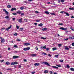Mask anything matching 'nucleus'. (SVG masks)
Segmentation results:
<instances>
[{"instance_id":"1","label":"nucleus","mask_w":74,"mask_h":74,"mask_svg":"<svg viewBox=\"0 0 74 74\" xmlns=\"http://www.w3.org/2000/svg\"><path fill=\"white\" fill-rule=\"evenodd\" d=\"M0 38L1 40V43H3L5 42V40L4 38L1 37Z\"/></svg>"},{"instance_id":"2","label":"nucleus","mask_w":74,"mask_h":74,"mask_svg":"<svg viewBox=\"0 0 74 74\" xmlns=\"http://www.w3.org/2000/svg\"><path fill=\"white\" fill-rule=\"evenodd\" d=\"M60 29L61 30H67V28H63V27H61L60 28Z\"/></svg>"},{"instance_id":"3","label":"nucleus","mask_w":74,"mask_h":74,"mask_svg":"<svg viewBox=\"0 0 74 74\" xmlns=\"http://www.w3.org/2000/svg\"><path fill=\"white\" fill-rule=\"evenodd\" d=\"M43 63L45 64H46V65H47V66H50V65L48 63V62H43Z\"/></svg>"},{"instance_id":"4","label":"nucleus","mask_w":74,"mask_h":74,"mask_svg":"<svg viewBox=\"0 0 74 74\" xmlns=\"http://www.w3.org/2000/svg\"><path fill=\"white\" fill-rule=\"evenodd\" d=\"M16 8H13L11 9L10 11H16Z\"/></svg>"},{"instance_id":"5","label":"nucleus","mask_w":74,"mask_h":74,"mask_svg":"<svg viewBox=\"0 0 74 74\" xmlns=\"http://www.w3.org/2000/svg\"><path fill=\"white\" fill-rule=\"evenodd\" d=\"M30 56H32V57H34L36 56H37V54H30Z\"/></svg>"},{"instance_id":"6","label":"nucleus","mask_w":74,"mask_h":74,"mask_svg":"<svg viewBox=\"0 0 74 74\" xmlns=\"http://www.w3.org/2000/svg\"><path fill=\"white\" fill-rule=\"evenodd\" d=\"M35 66H38L40 65V64L39 63H35L34 64Z\"/></svg>"},{"instance_id":"7","label":"nucleus","mask_w":74,"mask_h":74,"mask_svg":"<svg viewBox=\"0 0 74 74\" xmlns=\"http://www.w3.org/2000/svg\"><path fill=\"white\" fill-rule=\"evenodd\" d=\"M11 27H12V25H11L9 27H8L7 28H6L5 30H9V29H10L11 28Z\"/></svg>"},{"instance_id":"8","label":"nucleus","mask_w":74,"mask_h":74,"mask_svg":"<svg viewBox=\"0 0 74 74\" xmlns=\"http://www.w3.org/2000/svg\"><path fill=\"white\" fill-rule=\"evenodd\" d=\"M19 56H13V59H17L19 58Z\"/></svg>"},{"instance_id":"9","label":"nucleus","mask_w":74,"mask_h":74,"mask_svg":"<svg viewBox=\"0 0 74 74\" xmlns=\"http://www.w3.org/2000/svg\"><path fill=\"white\" fill-rule=\"evenodd\" d=\"M18 22H20V23L22 22V18H21L20 19H18Z\"/></svg>"},{"instance_id":"10","label":"nucleus","mask_w":74,"mask_h":74,"mask_svg":"<svg viewBox=\"0 0 74 74\" xmlns=\"http://www.w3.org/2000/svg\"><path fill=\"white\" fill-rule=\"evenodd\" d=\"M21 13L22 12L19 10L17 11V12H16V13H17V14H21Z\"/></svg>"},{"instance_id":"11","label":"nucleus","mask_w":74,"mask_h":74,"mask_svg":"<svg viewBox=\"0 0 74 74\" xmlns=\"http://www.w3.org/2000/svg\"><path fill=\"white\" fill-rule=\"evenodd\" d=\"M7 7L8 8H11L12 6L11 5H7Z\"/></svg>"},{"instance_id":"12","label":"nucleus","mask_w":74,"mask_h":74,"mask_svg":"<svg viewBox=\"0 0 74 74\" xmlns=\"http://www.w3.org/2000/svg\"><path fill=\"white\" fill-rule=\"evenodd\" d=\"M44 73H45V74H47L48 73V70H46L44 71Z\"/></svg>"},{"instance_id":"13","label":"nucleus","mask_w":74,"mask_h":74,"mask_svg":"<svg viewBox=\"0 0 74 74\" xmlns=\"http://www.w3.org/2000/svg\"><path fill=\"white\" fill-rule=\"evenodd\" d=\"M52 68H54V69H58V67L55 66H52Z\"/></svg>"},{"instance_id":"14","label":"nucleus","mask_w":74,"mask_h":74,"mask_svg":"<svg viewBox=\"0 0 74 74\" xmlns=\"http://www.w3.org/2000/svg\"><path fill=\"white\" fill-rule=\"evenodd\" d=\"M46 48L47 47H46V46H44V47L41 46V49H42V48H43V49H46Z\"/></svg>"},{"instance_id":"15","label":"nucleus","mask_w":74,"mask_h":74,"mask_svg":"<svg viewBox=\"0 0 74 74\" xmlns=\"http://www.w3.org/2000/svg\"><path fill=\"white\" fill-rule=\"evenodd\" d=\"M47 30V28H45L42 29V31H46Z\"/></svg>"},{"instance_id":"16","label":"nucleus","mask_w":74,"mask_h":74,"mask_svg":"<svg viewBox=\"0 0 74 74\" xmlns=\"http://www.w3.org/2000/svg\"><path fill=\"white\" fill-rule=\"evenodd\" d=\"M24 45H26V46H27L28 45H30V44L27 43H25L24 44Z\"/></svg>"},{"instance_id":"17","label":"nucleus","mask_w":74,"mask_h":74,"mask_svg":"<svg viewBox=\"0 0 74 74\" xmlns=\"http://www.w3.org/2000/svg\"><path fill=\"white\" fill-rule=\"evenodd\" d=\"M64 13H65L66 15V16H69V13H67L66 12H64Z\"/></svg>"},{"instance_id":"18","label":"nucleus","mask_w":74,"mask_h":74,"mask_svg":"<svg viewBox=\"0 0 74 74\" xmlns=\"http://www.w3.org/2000/svg\"><path fill=\"white\" fill-rule=\"evenodd\" d=\"M5 64H7V65H8L10 64V63L9 62H6Z\"/></svg>"},{"instance_id":"19","label":"nucleus","mask_w":74,"mask_h":74,"mask_svg":"<svg viewBox=\"0 0 74 74\" xmlns=\"http://www.w3.org/2000/svg\"><path fill=\"white\" fill-rule=\"evenodd\" d=\"M45 14H48V15H49V12H48L47 11H45Z\"/></svg>"},{"instance_id":"20","label":"nucleus","mask_w":74,"mask_h":74,"mask_svg":"<svg viewBox=\"0 0 74 74\" xmlns=\"http://www.w3.org/2000/svg\"><path fill=\"white\" fill-rule=\"evenodd\" d=\"M70 70H71V71H74V69L73 68H71Z\"/></svg>"},{"instance_id":"21","label":"nucleus","mask_w":74,"mask_h":74,"mask_svg":"<svg viewBox=\"0 0 74 74\" xmlns=\"http://www.w3.org/2000/svg\"><path fill=\"white\" fill-rule=\"evenodd\" d=\"M42 25H43L41 23L40 24H39L38 25V26H40L41 27L42 26Z\"/></svg>"},{"instance_id":"22","label":"nucleus","mask_w":74,"mask_h":74,"mask_svg":"<svg viewBox=\"0 0 74 74\" xmlns=\"http://www.w3.org/2000/svg\"><path fill=\"white\" fill-rule=\"evenodd\" d=\"M52 49L53 51H55V50H56V49H57L56 48L54 47Z\"/></svg>"},{"instance_id":"23","label":"nucleus","mask_w":74,"mask_h":74,"mask_svg":"<svg viewBox=\"0 0 74 74\" xmlns=\"http://www.w3.org/2000/svg\"><path fill=\"white\" fill-rule=\"evenodd\" d=\"M41 39H43V40H46L47 39V38H43V37H41L40 38Z\"/></svg>"},{"instance_id":"24","label":"nucleus","mask_w":74,"mask_h":74,"mask_svg":"<svg viewBox=\"0 0 74 74\" xmlns=\"http://www.w3.org/2000/svg\"><path fill=\"white\" fill-rule=\"evenodd\" d=\"M42 55H47V53H45L43 52L42 53Z\"/></svg>"},{"instance_id":"25","label":"nucleus","mask_w":74,"mask_h":74,"mask_svg":"<svg viewBox=\"0 0 74 74\" xmlns=\"http://www.w3.org/2000/svg\"><path fill=\"white\" fill-rule=\"evenodd\" d=\"M24 9H25V8L23 7H21L20 8V9L21 10H23Z\"/></svg>"},{"instance_id":"26","label":"nucleus","mask_w":74,"mask_h":74,"mask_svg":"<svg viewBox=\"0 0 74 74\" xmlns=\"http://www.w3.org/2000/svg\"><path fill=\"white\" fill-rule=\"evenodd\" d=\"M55 58H59V55H56L55 56Z\"/></svg>"},{"instance_id":"27","label":"nucleus","mask_w":74,"mask_h":74,"mask_svg":"<svg viewBox=\"0 0 74 74\" xmlns=\"http://www.w3.org/2000/svg\"><path fill=\"white\" fill-rule=\"evenodd\" d=\"M18 64V63L16 62H14V65H15V64Z\"/></svg>"},{"instance_id":"28","label":"nucleus","mask_w":74,"mask_h":74,"mask_svg":"<svg viewBox=\"0 0 74 74\" xmlns=\"http://www.w3.org/2000/svg\"><path fill=\"white\" fill-rule=\"evenodd\" d=\"M69 10H74V8H69Z\"/></svg>"},{"instance_id":"29","label":"nucleus","mask_w":74,"mask_h":74,"mask_svg":"<svg viewBox=\"0 0 74 74\" xmlns=\"http://www.w3.org/2000/svg\"><path fill=\"white\" fill-rule=\"evenodd\" d=\"M12 65H14V62H12L11 63L10 66H12Z\"/></svg>"},{"instance_id":"30","label":"nucleus","mask_w":74,"mask_h":74,"mask_svg":"<svg viewBox=\"0 0 74 74\" xmlns=\"http://www.w3.org/2000/svg\"><path fill=\"white\" fill-rule=\"evenodd\" d=\"M12 14L14 15H16L17 14L16 13H12Z\"/></svg>"},{"instance_id":"31","label":"nucleus","mask_w":74,"mask_h":74,"mask_svg":"<svg viewBox=\"0 0 74 74\" xmlns=\"http://www.w3.org/2000/svg\"><path fill=\"white\" fill-rule=\"evenodd\" d=\"M23 28H20V31H22V30H23Z\"/></svg>"},{"instance_id":"32","label":"nucleus","mask_w":74,"mask_h":74,"mask_svg":"<svg viewBox=\"0 0 74 74\" xmlns=\"http://www.w3.org/2000/svg\"><path fill=\"white\" fill-rule=\"evenodd\" d=\"M7 70H10V71H12V69H6Z\"/></svg>"},{"instance_id":"33","label":"nucleus","mask_w":74,"mask_h":74,"mask_svg":"<svg viewBox=\"0 0 74 74\" xmlns=\"http://www.w3.org/2000/svg\"><path fill=\"white\" fill-rule=\"evenodd\" d=\"M66 67H67V68H68V69H69V68H70V66H69V65H68V64L66 65Z\"/></svg>"},{"instance_id":"34","label":"nucleus","mask_w":74,"mask_h":74,"mask_svg":"<svg viewBox=\"0 0 74 74\" xmlns=\"http://www.w3.org/2000/svg\"><path fill=\"white\" fill-rule=\"evenodd\" d=\"M65 49L66 50H69V48L68 47H66L65 48Z\"/></svg>"},{"instance_id":"35","label":"nucleus","mask_w":74,"mask_h":74,"mask_svg":"<svg viewBox=\"0 0 74 74\" xmlns=\"http://www.w3.org/2000/svg\"><path fill=\"white\" fill-rule=\"evenodd\" d=\"M5 18L6 19H8V18H9V16H6V17H5Z\"/></svg>"},{"instance_id":"36","label":"nucleus","mask_w":74,"mask_h":74,"mask_svg":"<svg viewBox=\"0 0 74 74\" xmlns=\"http://www.w3.org/2000/svg\"><path fill=\"white\" fill-rule=\"evenodd\" d=\"M65 1V0H61V1L62 2V3H64Z\"/></svg>"},{"instance_id":"37","label":"nucleus","mask_w":74,"mask_h":74,"mask_svg":"<svg viewBox=\"0 0 74 74\" xmlns=\"http://www.w3.org/2000/svg\"><path fill=\"white\" fill-rule=\"evenodd\" d=\"M16 28H17V29H19V27L17 25H16Z\"/></svg>"},{"instance_id":"38","label":"nucleus","mask_w":74,"mask_h":74,"mask_svg":"<svg viewBox=\"0 0 74 74\" xmlns=\"http://www.w3.org/2000/svg\"><path fill=\"white\" fill-rule=\"evenodd\" d=\"M26 49L27 51V50H29V49H30V47H28L26 48Z\"/></svg>"},{"instance_id":"39","label":"nucleus","mask_w":74,"mask_h":74,"mask_svg":"<svg viewBox=\"0 0 74 74\" xmlns=\"http://www.w3.org/2000/svg\"><path fill=\"white\" fill-rule=\"evenodd\" d=\"M58 25H63V23H59L58 24Z\"/></svg>"},{"instance_id":"40","label":"nucleus","mask_w":74,"mask_h":74,"mask_svg":"<svg viewBox=\"0 0 74 74\" xmlns=\"http://www.w3.org/2000/svg\"><path fill=\"white\" fill-rule=\"evenodd\" d=\"M57 66H58V67H61V66L60 65H56Z\"/></svg>"},{"instance_id":"41","label":"nucleus","mask_w":74,"mask_h":74,"mask_svg":"<svg viewBox=\"0 0 74 74\" xmlns=\"http://www.w3.org/2000/svg\"><path fill=\"white\" fill-rule=\"evenodd\" d=\"M14 35L16 36L18 35V34L17 33H15L14 34Z\"/></svg>"},{"instance_id":"42","label":"nucleus","mask_w":74,"mask_h":74,"mask_svg":"<svg viewBox=\"0 0 74 74\" xmlns=\"http://www.w3.org/2000/svg\"><path fill=\"white\" fill-rule=\"evenodd\" d=\"M3 11H4V12H7V11L6 10H5V9H3Z\"/></svg>"},{"instance_id":"43","label":"nucleus","mask_w":74,"mask_h":74,"mask_svg":"<svg viewBox=\"0 0 74 74\" xmlns=\"http://www.w3.org/2000/svg\"><path fill=\"white\" fill-rule=\"evenodd\" d=\"M58 46L59 47H62V44H58Z\"/></svg>"},{"instance_id":"44","label":"nucleus","mask_w":74,"mask_h":74,"mask_svg":"<svg viewBox=\"0 0 74 74\" xmlns=\"http://www.w3.org/2000/svg\"><path fill=\"white\" fill-rule=\"evenodd\" d=\"M51 15H55V13H51Z\"/></svg>"},{"instance_id":"45","label":"nucleus","mask_w":74,"mask_h":74,"mask_svg":"<svg viewBox=\"0 0 74 74\" xmlns=\"http://www.w3.org/2000/svg\"><path fill=\"white\" fill-rule=\"evenodd\" d=\"M46 51H49V49L48 48H46Z\"/></svg>"},{"instance_id":"46","label":"nucleus","mask_w":74,"mask_h":74,"mask_svg":"<svg viewBox=\"0 0 74 74\" xmlns=\"http://www.w3.org/2000/svg\"><path fill=\"white\" fill-rule=\"evenodd\" d=\"M72 28V27H70V29H71L72 30H73V31H74V29Z\"/></svg>"},{"instance_id":"47","label":"nucleus","mask_w":74,"mask_h":74,"mask_svg":"<svg viewBox=\"0 0 74 74\" xmlns=\"http://www.w3.org/2000/svg\"><path fill=\"white\" fill-rule=\"evenodd\" d=\"M4 60H0V62L1 63H2L3 62H4Z\"/></svg>"},{"instance_id":"48","label":"nucleus","mask_w":74,"mask_h":74,"mask_svg":"<svg viewBox=\"0 0 74 74\" xmlns=\"http://www.w3.org/2000/svg\"><path fill=\"white\" fill-rule=\"evenodd\" d=\"M31 73L32 74H34L35 73H36V72H35V71L32 72H31Z\"/></svg>"},{"instance_id":"49","label":"nucleus","mask_w":74,"mask_h":74,"mask_svg":"<svg viewBox=\"0 0 74 74\" xmlns=\"http://www.w3.org/2000/svg\"><path fill=\"white\" fill-rule=\"evenodd\" d=\"M24 20L25 21V22H28L27 20L26 19H24Z\"/></svg>"},{"instance_id":"50","label":"nucleus","mask_w":74,"mask_h":74,"mask_svg":"<svg viewBox=\"0 0 74 74\" xmlns=\"http://www.w3.org/2000/svg\"><path fill=\"white\" fill-rule=\"evenodd\" d=\"M60 62H61V63H63V60H60Z\"/></svg>"},{"instance_id":"51","label":"nucleus","mask_w":74,"mask_h":74,"mask_svg":"<svg viewBox=\"0 0 74 74\" xmlns=\"http://www.w3.org/2000/svg\"><path fill=\"white\" fill-rule=\"evenodd\" d=\"M5 13H6V15H8V14H9V13L7 11L6 12H5Z\"/></svg>"},{"instance_id":"52","label":"nucleus","mask_w":74,"mask_h":74,"mask_svg":"<svg viewBox=\"0 0 74 74\" xmlns=\"http://www.w3.org/2000/svg\"><path fill=\"white\" fill-rule=\"evenodd\" d=\"M36 22H38L40 21V20H36Z\"/></svg>"},{"instance_id":"53","label":"nucleus","mask_w":74,"mask_h":74,"mask_svg":"<svg viewBox=\"0 0 74 74\" xmlns=\"http://www.w3.org/2000/svg\"><path fill=\"white\" fill-rule=\"evenodd\" d=\"M72 45L73 47H74V42H73L72 43Z\"/></svg>"},{"instance_id":"54","label":"nucleus","mask_w":74,"mask_h":74,"mask_svg":"<svg viewBox=\"0 0 74 74\" xmlns=\"http://www.w3.org/2000/svg\"><path fill=\"white\" fill-rule=\"evenodd\" d=\"M48 56H49L50 57H51L52 56L50 54H49L48 55Z\"/></svg>"},{"instance_id":"55","label":"nucleus","mask_w":74,"mask_h":74,"mask_svg":"<svg viewBox=\"0 0 74 74\" xmlns=\"http://www.w3.org/2000/svg\"><path fill=\"white\" fill-rule=\"evenodd\" d=\"M64 12V11H61L60 12V13L61 14H63V13Z\"/></svg>"},{"instance_id":"56","label":"nucleus","mask_w":74,"mask_h":74,"mask_svg":"<svg viewBox=\"0 0 74 74\" xmlns=\"http://www.w3.org/2000/svg\"><path fill=\"white\" fill-rule=\"evenodd\" d=\"M50 74H53V72H52V71H50L49 72Z\"/></svg>"},{"instance_id":"57","label":"nucleus","mask_w":74,"mask_h":74,"mask_svg":"<svg viewBox=\"0 0 74 74\" xmlns=\"http://www.w3.org/2000/svg\"><path fill=\"white\" fill-rule=\"evenodd\" d=\"M23 50L24 51H27V50H26V48H25L23 49Z\"/></svg>"},{"instance_id":"58","label":"nucleus","mask_w":74,"mask_h":74,"mask_svg":"<svg viewBox=\"0 0 74 74\" xmlns=\"http://www.w3.org/2000/svg\"><path fill=\"white\" fill-rule=\"evenodd\" d=\"M16 41H21V40H20L19 39H17Z\"/></svg>"},{"instance_id":"59","label":"nucleus","mask_w":74,"mask_h":74,"mask_svg":"<svg viewBox=\"0 0 74 74\" xmlns=\"http://www.w3.org/2000/svg\"><path fill=\"white\" fill-rule=\"evenodd\" d=\"M24 62H27V60L26 59H25L24 60Z\"/></svg>"},{"instance_id":"60","label":"nucleus","mask_w":74,"mask_h":74,"mask_svg":"<svg viewBox=\"0 0 74 74\" xmlns=\"http://www.w3.org/2000/svg\"><path fill=\"white\" fill-rule=\"evenodd\" d=\"M24 15V13H21V16H23V15Z\"/></svg>"},{"instance_id":"61","label":"nucleus","mask_w":74,"mask_h":74,"mask_svg":"<svg viewBox=\"0 0 74 74\" xmlns=\"http://www.w3.org/2000/svg\"><path fill=\"white\" fill-rule=\"evenodd\" d=\"M12 20H13V21H15V18H13Z\"/></svg>"},{"instance_id":"62","label":"nucleus","mask_w":74,"mask_h":74,"mask_svg":"<svg viewBox=\"0 0 74 74\" xmlns=\"http://www.w3.org/2000/svg\"><path fill=\"white\" fill-rule=\"evenodd\" d=\"M14 47H16V48H17V45H14Z\"/></svg>"},{"instance_id":"63","label":"nucleus","mask_w":74,"mask_h":74,"mask_svg":"<svg viewBox=\"0 0 74 74\" xmlns=\"http://www.w3.org/2000/svg\"><path fill=\"white\" fill-rule=\"evenodd\" d=\"M69 39H72V38L71 37V36H69Z\"/></svg>"},{"instance_id":"64","label":"nucleus","mask_w":74,"mask_h":74,"mask_svg":"<svg viewBox=\"0 0 74 74\" xmlns=\"http://www.w3.org/2000/svg\"><path fill=\"white\" fill-rule=\"evenodd\" d=\"M21 65H19L18 66V68H21Z\"/></svg>"}]
</instances>
